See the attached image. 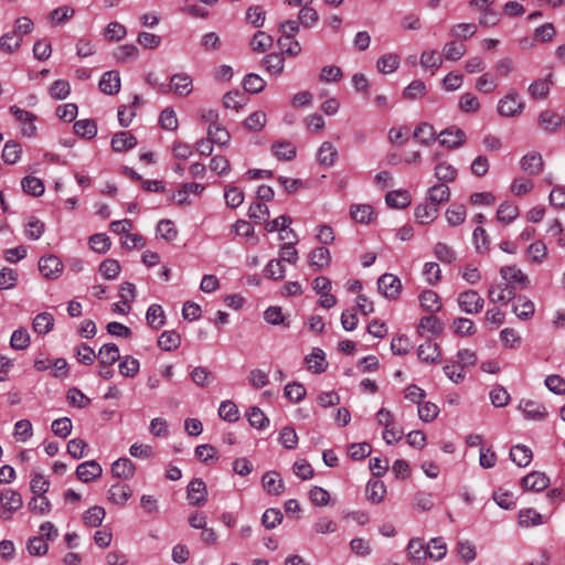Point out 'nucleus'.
<instances>
[{"instance_id":"obj_1","label":"nucleus","mask_w":565,"mask_h":565,"mask_svg":"<svg viewBox=\"0 0 565 565\" xmlns=\"http://www.w3.org/2000/svg\"><path fill=\"white\" fill-rule=\"evenodd\" d=\"M457 302L460 310L468 315H478L484 307V299L473 289L460 292Z\"/></svg>"},{"instance_id":"obj_2","label":"nucleus","mask_w":565,"mask_h":565,"mask_svg":"<svg viewBox=\"0 0 565 565\" xmlns=\"http://www.w3.org/2000/svg\"><path fill=\"white\" fill-rule=\"evenodd\" d=\"M179 96H188L192 92V78L188 74H175L171 77L170 84L159 85L161 94L172 92Z\"/></svg>"},{"instance_id":"obj_3","label":"nucleus","mask_w":565,"mask_h":565,"mask_svg":"<svg viewBox=\"0 0 565 565\" xmlns=\"http://www.w3.org/2000/svg\"><path fill=\"white\" fill-rule=\"evenodd\" d=\"M524 108V102L519 100L515 92H509L498 103V113L503 117H516Z\"/></svg>"},{"instance_id":"obj_4","label":"nucleus","mask_w":565,"mask_h":565,"mask_svg":"<svg viewBox=\"0 0 565 565\" xmlns=\"http://www.w3.org/2000/svg\"><path fill=\"white\" fill-rule=\"evenodd\" d=\"M39 270L47 279H56L63 271V264L55 255L43 256L39 260Z\"/></svg>"},{"instance_id":"obj_5","label":"nucleus","mask_w":565,"mask_h":565,"mask_svg":"<svg viewBox=\"0 0 565 565\" xmlns=\"http://www.w3.org/2000/svg\"><path fill=\"white\" fill-rule=\"evenodd\" d=\"M10 113L22 122L21 132L25 137H33L36 132V126L34 121L36 116L28 110H24L18 106H11Z\"/></svg>"},{"instance_id":"obj_6","label":"nucleus","mask_w":565,"mask_h":565,"mask_svg":"<svg viewBox=\"0 0 565 565\" xmlns=\"http://www.w3.org/2000/svg\"><path fill=\"white\" fill-rule=\"evenodd\" d=\"M377 287L386 298L396 299L402 290V282L393 274H383L377 280Z\"/></svg>"},{"instance_id":"obj_7","label":"nucleus","mask_w":565,"mask_h":565,"mask_svg":"<svg viewBox=\"0 0 565 565\" xmlns=\"http://www.w3.org/2000/svg\"><path fill=\"white\" fill-rule=\"evenodd\" d=\"M514 296V287L509 284H492L488 289V298L493 303L507 305Z\"/></svg>"},{"instance_id":"obj_8","label":"nucleus","mask_w":565,"mask_h":565,"mask_svg":"<svg viewBox=\"0 0 565 565\" xmlns=\"http://www.w3.org/2000/svg\"><path fill=\"white\" fill-rule=\"evenodd\" d=\"M103 473L102 466L96 460H88L77 466L76 477L82 482L88 483L98 479Z\"/></svg>"},{"instance_id":"obj_9","label":"nucleus","mask_w":565,"mask_h":565,"mask_svg":"<svg viewBox=\"0 0 565 565\" xmlns=\"http://www.w3.org/2000/svg\"><path fill=\"white\" fill-rule=\"evenodd\" d=\"M500 275L505 281L504 284H511L519 286L520 288H527L530 280L529 277L515 265L504 266L500 269Z\"/></svg>"},{"instance_id":"obj_10","label":"nucleus","mask_w":565,"mask_h":565,"mask_svg":"<svg viewBox=\"0 0 565 565\" xmlns=\"http://www.w3.org/2000/svg\"><path fill=\"white\" fill-rule=\"evenodd\" d=\"M0 502L8 511V513L6 511L2 513V518L7 520L11 518V512L19 510L23 503L21 494L12 489H7L1 493Z\"/></svg>"},{"instance_id":"obj_11","label":"nucleus","mask_w":565,"mask_h":565,"mask_svg":"<svg viewBox=\"0 0 565 565\" xmlns=\"http://www.w3.org/2000/svg\"><path fill=\"white\" fill-rule=\"evenodd\" d=\"M440 143L447 148H458L466 141V134L457 128L449 127L439 134Z\"/></svg>"},{"instance_id":"obj_12","label":"nucleus","mask_w":565,"mask_h":565,"mask_svg":"<svg viewBox=\"0 0 565 565\" xmlns=\"http://www.w3.org/2000/svg\"><path fill=\"white\" fill-rule=\"evenodd\" d=\"M520 166L525 173L530 175H537L543 170L544 161L541 153L530 152L521 159Z\"/></svg>"},{"instance_id":"obj_13","label":"nucleus","mask_w":565,"mask_h":565,"mask_svg":"<svg viewBox=\"0 0 565 565\" xmlns=\"http://www.w3.org/2000/svg\"><path fill=\"white\" fill-rule=\"evenodd\" d=\"M206 486L202 479H194L188 486V499L193 505H202L206 502Z\"/></svg>"},{"instance_id":"obj_14","label":"nucleus","mask_w":565,"mask_h":565,"mask_svg":"<svg viewBox=\"0 0 565 565\" xmlns=\"http://www.w3.org/2000/svg\"><path fill=\"white\" fill-rule=\"evenodd\" d=\"M136 466L128 458H119L111 465V473L114 477L128 480L135 475Z\"/></svg>"},{"instance_id":"obj_15","label":"nucleus","mask_w":565,"mask_h":565,"mask_svg":"<svg viewBox=\"0 0 565 565\" xmlns=\"http://www.w3.org/2000/svg\"><path fill=\"white\" fill-rule=\"evenodd\" d=\"M550 479L539 471H533L522 479V486L525 490L542 491L548 487Z\"/></svg>"},{"instance_id":"obj_16","label":"nucleus","mask_w":565,"mask_h":565,"mask_svg":"<svg viewBox=\"0 0 565 565\" xmlns=\"http://www.w3.org/2000/svg\"><path fill=\"white\" fill-rule=\"evenodd\" d=\"M417 355L422 362L436 363L439 361L441 353L437 343L427 340L418 347Z\"/></svg>"},{"instance_id":"obj_17","label":"nucleus","mask_w":565,"mask_h":565,"mask_svg":"<svg viewBox=\"0 0 565 565\" xmlns=\"http://www.w3.org/2000/svg\"><path fill=\"white\" fill-rule=\"evenodd\" d=\"M137 145V138L129 131H119L111 138V148L116 152L127 151Z\"/></svg>"},{"instance_id":"obj_18","label":"nucleus","mask_w":565,"mask_h":565,"mask_svg":"<svg viewBox=\"0 0 565 565\" xmlns=\"http://www.w3.org/2000/svg\"><path fill=\"white\" fill-rule=\"evenodd\" d=\"M414 214L418 223L430 224L438 217L439 209L426 201L416 206Z\"/></svg>"},{"instance_id":"obj_19","label":"nucleus","mask_w":565,"mask_h":565,"mask_svg":"<svg viewBox=\"0 0 565 565\" xmlns=\"http://www.w3.org/2000/svg\"><path fill=\"white\" fill-rule=\"evenodd\" d=\"M97 359L99 362V366L113 365L120 359L118 347L115 343L104 344L98 351Z\"/></svg>"},{"instance_id":"obj_20","label":"nucleus","mask_w":565,"mask_h":565,"mask_svg":"<svg viewBox=\"0 0 565 565\" xmlns=\"http://www.w3.org/2000/svg\"><path fill=\"white\" fill-rule=\"evenodd\" d=\"M552 84V74H548L545 78L534 81L529 86V94L534 99H545L548 96Z\"/></svg>"},{"instance_id":"obj_21","label":"nucleus","mask_w":565,"mask_h":565,"mask_svg":"<svg viewBox=\"0 0 565 565\" xmlns=\"http://www.w3.org/2000/svg\"><path fill=\"white\" fill-rule=\"evenodd\" d=\"M540 127L547 132H555L562 126L561 117L552 110H543L537 118Z\"/></svg>"},{"instance_id":"obj_22","label":"nucleus","mask_w":565,"mask_h":565,"mask_svg":"<svg viewBox=\"0 0 565 565\" xmlns=\"http://www.w3.org/2000/svg\"><path fill=\"white\" fill-rule=\"evenodd\" d=\"M331 256L330 252L327 247H317L312 249L309 254V264L312 266L316 270H320L322 268H326L330 265Z\"/></svg>"},{"instance_id":"obj_23","label":"nucleus","mask_w":565,"mask_h":565,"mask_svg":"<svg viewBox=\"0 0 565 565\" xmlns=\"http://www.w3.org/2000/svg\"><path fill=\"white\" fill-rule=\"evenodd\" d=\"M338 158V150L335 146L329 141L322 142L318 149L317 159L321 166L331 167Z\"/></svg>"},{"instance_id":"obj_24","label":"nucleus","mask_w":565,"mask_h":565,"mask_svg":"<svg viewBox=\"0 0 565 565\" xmlns=\"http://www.w3.org/2000/svg\"><path fill=\"white\" fill-rule=\"evenodd\" d=\"M99 87L103 93L108 95L117 94L120 89V77L118 72H106L99 82Z\"/></svg>"},{"instance_id":"obj_25","label":"nucleus","mask_w":565,"mask_h":565,"mask_svg":"<svg viewBox=\"0 0 565 565\" xmlns=\"http://www.w3.org/2000/svg\"><path fill=\"white\" fill-rule=\"evenodd\" d=\"M520 408L529 419L540 420L543 419L547 412L543 404L534 401H522Z\"/></svg>"},{"instance_id":"obj_26","label":"nucleus","mask_w":565,"mask_h":565,"mask_svg":"<svg viewBox=\"0 0 565 565\" xmlns=\"http://www.w3.org/2000/svg\"><path fill=\"white\" fill-rule=\"evenodd\" d=\"M449 198L450 190L446 184H435L428 191L427 201L439 209L440 204L449 201Z\"/></svg>"},{"instance_id":"obj_27","label":"nucleus","mask_w":565,"mask_h":565,"mask_svg":"<svg viewBox=\"0 0 565 565\" xmlns=\"http://www.w3.org/2000/svg\"><path fill=\"white\" fill-rule=\"evenodd\" d=\"M262 483L269 494L277 495L284 491V482L277 472H266L262 478Z\"/></svg>"},{"instance_id":"obj_28","label":"nucleus","mask_w":565,"mask_h":565,"mask_svg":"<svg viewBox=\"0 0 565 565\" xmlns=\"http://www.w3.org/2000/svg\"><path fill=\"white\" fill-rule=\"evenodd\" d=\"M419 302L424 310L431 313L437 312L441 309V301L439 296L437 295L436 291L430 289L424 290L419 295Z\"/></svg>"},{"instance_id":"obj_29","label":"nucleus","mask_w":565,"mask_h":565,"mask_svg":"<svg viewBox=\"0 0 565 565\" xmlns=\"http://www.w3.org/2000/svg\"><path fill=\"white\" fill-rule=\"evenodd\" d=\"M513 312L519 319L527 320L534 315V303L524 296H519L513 302Z\"/></svg>"},{"instance_id":"obj_30","label":"nucleus","mask_w":565,"mask_h":565,"mask_svg":"<svg viewBox=\"0 0 565 565\" xmlns=\"http://www.w3.org/2000/svg\"><path fill=\"white\" fill-rule=\"evenodd\" d=\"M274 154L279 160H292L296 157L297 148L290 141H276L271 146Z\"/></svg>"},{"instance_id":"obj_31","label":"nucleus","mask_w":565,"mask_h":565,"mask_svg":"<svg viewBox=\"0 0 565 565\" xmlns=\"http://www.w3.org/2000/svg\"><path fill=\"white\" fill-rule=\"evenodd\" d=\"M385 201L391 207L405 209L411 204V195L405 190L391 191L386 194Z\"/></svg>"},{"instance_id":"obj_32","label":"nucleus","mask_w":565,"mask_h":565,"mask_svg":"<svg viewBox=\"0 0 565 565\" xmlns=\"http://www.w3.org/2000/svg\"><path fill=\"white\" fill-rule=\"evenodd\" d=\"M130 497L131 490L127 484H115L108 491V500L118 505H124Z\"/></svg>"},{"instance_id":"obj_33","label":"nucleus","mask_w":565,"mask_h":565,"mask_svg":"<svg viewBox=\"0 0 565 565\" xmlns=\"http://www.w3.org/2000/svg\"><path fill=\"white\" fill-rule=\"evenodd\" d=\"M443 330L444 323L434 315L423 317L418 324V331L420 333L427 331L431 334L438 335L443 332Z\"/></svg>"},{"instance_id":"obj_34","label":"nucleus","mask_w":565,"mask_h":565,"mask_svg":"<svg viewBox=\"0 0 565 565\" xmlns=\"http://www.w3.org/2000/svg\"><path fill=\"white\" fill-rule=\"evenodd\" d=\"M519 207L511 202H503L497 211V220L503 224H510L519 216Z\"/></svg>"},{"instance_id":"obj_35","label":"nucleus","mask_w":565,"mask_h":565,"mask_svg":"<svg viewBox=\"0 0 565 565\" xmlns=\"http://www.w3.org/2000/svg\"><path fill=\"white\" fill-rule=\"evenodd\" d=\"M510 458L519 467H526L532 460V451L526 446L516 445L511 448Z\"/></svg>"},{"instance_id":"obj_36","label":"nucleus","mask_w":565,"mask_h":565,"mask_svg":"<svg viewBox=\"0 0 565 565\" xmlns=\"http://www.w3.org/2000/svg\"><path fill=\"white\" fill-rule=\"evenodd\" d=\"M399 66V56L394 53L382 55L377 62L376 67L382 74H390L396 71Z\"/></svg>"},{"instance_id":"obj_37","label":"nucleus","mask_w":565,"mask_h":565,"mask_svg":"<svg viewBox=\"0 0 565 565\" xmlns=\"http://www.w3.org/2000/svg\"><path fill=\"white\" fill-rule=\"evenodd\" d=\"M407 552H408V556L413 561L420 562V561H424L427 557H429L427 545H425V543L420 539H412L408 542Z\"/></svg>"},{"instance_id":"obj_38","label":"nucleus","mask_w":565,"mask_h":565,"mask_svg":"<svg viewBox=\"0 0 565 565\" xmlns=\"http://www.w3.org/2000/svg\"><path fill=\"white\" fill-rule=\"evenodd\" d=\"M467 52V46L463 43L457 41L446 42L443 49V54L447 61H458Z\"/></svg>"},{"instance_id":"obj_39","label":"nucleus","mask_w":565,"mask_h":565,"mask_svg":"<svg viewBox=\"0 0 565 565\" xmlns=\"http://www.w3.org/2000/svg\"><path fill=\"white\" fill-rule=\"evenodd\" d=\"M105 509L99 505L89 508L83 515L84 524L90 527H97L105 519Z\"/></svg>"},{"instance_id":"obj_40","label":"nucleus","mask_w":565,"mask_h":565,"mask_svg":"<svg viewBox=\"0 0 565 565\" xmlns=\"http://www.w3.org/2000/svg\"><path fill=\"white\" fill-rule=\"evenodd\" d=\"M309 370L315 373H321L326 370L324 353L321 349H313L312 353L305 359Z\"/></svg>"},{"instance_id":"obj_41","label":"nucleus","mask_w":565,"mask_h":565,"mask_svg":"<svg viewBox=\"0 0 565 565\" xmlns=\"http://www.w3.org/2000/svg\"><path fill=\"white\" fill-rule=\"evenodd\" d=\"M181 337L175 331H164L158 338V345L164 351H172L180 347Z\"/></svg>"},{"instance_id":"obj_42","label":"nucleus","mask_w":565,"mask_h":565,"mask_svg":"<svg viewBox=\"0 0 565 565\" xmlns=\"http://www.w3.org/2000/svg\"><path fill=\"white\" fill-rule=\"evenodd\" d=\"M54 326V318L49 312L39 313L33 320V330L39 334L49 333Z\"/></svg>"},{"instance_id":"obj_43","label":"nucleus","mask_w":565,"mask_h":565,"mask_svg":"<svg viewBox=\"0 0 565 565\" xmlns=\"http://www.w3.org/2000/svg\"><path fill=\"white\" fill-rule=\"evenodd\" d=\"M146 319L150 327H152L153 329H160L166 321V316L162 307L156 303L151 305L148 308Z\"/></svg>"},{"instance_id":"obj_44","label":"nucleus","mask_w":565,"mask_h":565,"mask_svg":"<svg viewBox=\"0 0 565 565\" xmlns=\"http://www.w3.org/2000/svg\"><path fill=\"white\" fill-rule=\"evenodd\" d=\"M351 217L359 223H370L374 210L369 204L352 205L350 210Z\"/></svg>"},{"instance_id":"obj_45","label":"nucleus","mask_w":565,"mask_h":565,"mask_svg":"<svg viewBox=\"0 0 565 565\" xmlns=\"http://www.w3.org/2000/svg\"><path fill=\"white\" fill-rule=\"evenodd\" d=\"M73 128L75 134L83 138L92 139L97 134V125L90 119L78 120L74 124Z\"/></svg>"},{"instance_id":"obj_46","label":"nucleus","mask_w":565,"mask_h":565,"mask_svg":"<svg viewBox=\"0 0 565 565\" xmlns=\"http://www.w3.org/2000/svg\"><path fill=\"white\" fill-rule=\"evenodd\" d=\"M466 207L461 204H454L446 211V218L450 226H458L466 220Z\"/></svg>"},{"instance_id":"obj_47","label":"nucleus","mask_w":565,"mask_h":565,"mask_svg":"<svg viewBox=\"0 0 565 565\" xmlns=\"http://www.w3.org/2000/svg\"><path fill=\"white\" fill-rule=\"evenodd\" d=\"M416 138L423 145H429L436 139V131L434 127L427 122H422L414 131Z\"/></svg>"},{"instance_id":"obj_48","label":"nucleus","mask_w":565,"mask_h":565,"mask_svg":"<svg viewBox=\"0 0 565 565\" xmlns=\"http://www.w3.org/2000/svg\"><path fill=\"white\" fill-rule=\"evenodd\" d=\"M22 43V36L17 34L15 31L3 34L0 38V47L7 53H12L18 50Z\"/></svg>"},{"instance_id":"obj_49","label":"nucleus","mask_w":565,"mask_h":565,"mask_svg":"<svg viewBox=\"0 0 565 565\" xmlns=\"http://www.w3.org/2000/svg\"><path fill=\"white\" fill-rule=\"evenodd\" d=\"M207 137L218 146H225L230 141L228 131L221 125H210L207 128Z\"/></svg>"},{"instance_id":"obj_50","label":"nucleus","mask_w":565,"mask_h":565,"mask_svg":"<svg viewBox=\"0 0 565 565\" xmlns=\"http://www.w3.org/2000/svg\"><path fill=\"white\" fill-rule=\"evenodd\" d=\"M526 255L531 263H542L547 255L545 244L542 241L532 243L526 249Z\"/></svg>"},{"instance_id":"obj_51","label":"nucleus","mask_w":565,"mask_h":565,"mask_svg":"<svg viewBox=\"0 0 565 565\" xmlns=\"http://www.w3.org/2000/svg\"><path fill=\"white\" fill-rule=\"evenodd\" d=\"M22 189L25 193L31 194L33 196H40L44 192L43 182L35 177H25L21 182Z\"/></svg>"},{"instance_id":"obj_52","label":"nucleus","mask_w":565,"mask_h":565,"mask_svg":"<svg viewBox=\"0 0 565 565\" xmlns=\"http://www.w3.org/2000/svg\"><path fill=\"white\" fill-rule=\"evenodd\" d=\"M434 255L437 259L446 264H451L456 260L455 250L446 243H436L434 246Z\"/></svg>"},{"instance_id":"obj_53","label":"nucleus","mask_w":565,"mask_h":565,"mask_svg":"<svg viewBox=\"0 0 565 565\" xmlns=\"http://www.w3.org/2000/svg\"><path fill=\"white\" fill-rule=\"evenodd\" d=\"M477 32V25L473 23H458L454 25L449 34L458 40H466L471 38Z\"/></svg>"},{"instance_id":"obj_54","label":"nucleus","mask_w":565,"mask_h":565,"mask_svg":"<svg viewBox=\"0 0 565 565\" xmlns=\"http://www.w3.org/2000/svg\"><path fill=\"white\" fill-rule=\"evenodd\" d=\"M139 361L130 355L125 356L118 365L119 373L126 377H134L137 375L139 372Z\"/></svg>"},{"instance_id":"obj_55","label":"nucleus","mask_w":565,"mask_h":565,"mask_svg":"<svg viewBox=\"0 0 565 565\" xmlns=\"http://www.w3.org/2000/svg\"><path fill=\"white\" fill-rule=\"evenodd\" d=\"M246 416L249 425L257 429H263L269 424L268 417L258 407L249 408Z\"/></svg>"},{"instance_id":"obj_56","label":"nucleus","mask_w":565,"mask_h":565,"mask_svg":"<svg viewBox=\"0 0 565 565\" xmlns=\"http://www.w3.org/2000/svg\"><path fill=\"white\" fill-rule=\"evenodd\" d=\"M263 64L268 73L273 75H280L284 71V57L279 54H268Z\"/></svg>"},{"instance_id":"obj_57","label":"nucleus","mask_w":565,"mask_h":565,"mask_svg":"<svg viewBox=\"0 0 565 565\" xmlns=\"http://www.w3.org/2000/svg\"><path fill=\"white\" fill-rule=\"evenodd\" d=\"M385 492L386 489L382 481H371L366 486V497L373 503H380L383 500Z\"/></svg>"},{"instance_id":"obj_58","label":"nucleus","mask_w":565,"mask_h":565,"mask_svg":"<svg viewBox=\"0 0 565 565\" xmlns=\"http://www.w3.org/2000/svg\"><path fill=\"white\" fill-rule=\"evenodd\" d=\"M22 149L20 143L15 141H8L4 145L3 151H2V159L8 164H14L20 156H21Z\"/></svg>"},{"instance_id":"obj_59","label":"nucleus","mask_w":565,"mask_h":565,"mask_svg":"<svg viewBox=\"0 0 565 565\" xmlns=\"http://www.w3.org/2000/svg\"><path fill=\"white\" fill-rule=\"evenodd\" d=\"M120 264L118 260L109 258L102 262L99 273L105 279H116L120 273Z\"/></svg>"},{"instance_id":"obj_60","label":"nucleus","mask_w":565,"mask_h":565,"mask_svg":"<svg viewBox=\"0 0 565 565\" xmlns=\"http://www.w3.org/2000/svg\"><path fill=\"white\" fill-rule=\"evenodd\" d=\"M542 523V515L533 509H524L519 512V524L522 526L527 527Z\"/></svg>"},{"instance_id":"obj_61","label":"nucleus","mask_w":565,"mask_h":565,"mask_svg":"<svg viewBox=\"0 0 565 565\" xmlns=\"http://www.w3.org/2000/svg\"><path fill=\"white\" fill-rule=\"evenodd\" d=\"M435 175L439 181L451 182L457 178V170L448 162H439L435 167Z\"/></svg>"},{"instance_id":"obj_62","label":"nucleus","mask_w":565,"mask_h":565,"mask_svg":"<svg viewBox=\"0 0 565 565\" xmlns=\"http://www.w3.org/2000/svg\"><path fill=\"white\" fill-rule=\"evenodd\" d=\"M266 124V114L262 110L254 111L244 121V126L249 131H260Z\"/></svg>"},{"instance_id":"obj_63","label":"nucleus","mask_w":565,"mask_h":565,"mask_svg":"<svg viewBox=\"0 0 565 565\" xmlns=\"http://www.w3.org/2000/svg\"><path fill=\"white\" fill-rule=\"evenodd\" d=\"M265 81L254 73L246 75L243 82L244 89L252 94L260 93L265 88Z\"/></svg>"},{"instance_id":"obj_64","label":"nucleus","mask_w":565,"mask_h":565,"mask_svg":"<svg viewBox=\"0 0 565 565\" xmlns=\"http://www.w3.org/2000/svg\"><path fill=\"white\" fill-rule=\"evenodd\" d=\"M28 507L32 513L39 514V515H44L50 512L51 502L46 497L38 495V497H33L30 500Z\"/></svg>"}]
</instances>
